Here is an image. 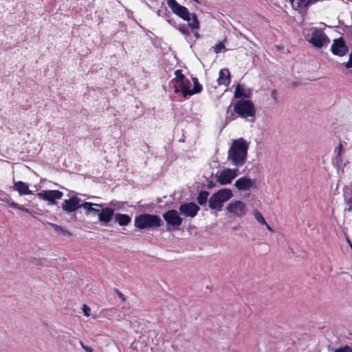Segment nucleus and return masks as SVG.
<instances>
[{"label":"nucleus","mask_w":352,"mask_h":352,"mask_svg":"<svg viewBox=\"0 0 352 352\" xmlns=\"http://www.w3.org/2000/svg\"><path fill=\"white\" fill-rule=\"evenodd\" d=\"M9 206L13 208L23 209V206L14 201L8 203Z\"/></svg>","instance_id":"obj_34"},{"label":"nucleus","mask_w":352,"mask_h":352,"mask_svg":"<svg viewBox=\"0 0 352 352\" xmlns=\"http://www.w3.org/2000/svg\"><path fill=\"white\" fill-rule=\"evenodd\" d=\"M166 2L173 14L184 21H188V25L192 29L195 36L199 38V33L197 31L194 32L195 30H197L199 28V21L197 14L190 13L186 7L179 4L176 0H166Z\"/></svg>","instance_id":"obj_2"},{"label":"nucleus","mask_w":352,"mask_h":352,"mask_svg":"<svg viewBox=\"0 0 352 352\" xmlns=\"http://www.w3.org/2000/svg\"><path fill=\"white\" fill-rule=\"evenodd\" d=\"M237 168H225L217 176V182L221 185L230 184L238 176Z\"/></svg>","instance_id":"obj_7"},{"label":"nucleus","mask_w":352,"mask_h":352,"mask_svg":"<svg viewBox=\"0 0 352 352\" xmlns=\"http://www.w3.org/2000/svg\"><path fill=\"white\" fill-rule=\"evenodd\" d=\"M193 1H195L197 3H201V2L199 0H193Z\"/></svg>","instance_id":"obj_46"},{"label":"nucleus","mask_w":352,"mask_h":352,"mask_svg":"<svg viewBox=\"0 0 352 352\" xmlns=\"http://www.w3.org/2000/svg\"><path fill=\"white\" fill-rule=\"evenodd\" d=\"M334 352H352V348L346 345L335 349Z\"/></svg>","instance_id":"obj_30"},{"label":"nucleus","mask_w":352,"mask_h":352,"mask_svg":"<svg viewBox=\"0 0 352 352\" xmlns=\"http://www.w3.org/2000/svg\"><path fill=\"white\" fill-rule=\"evenodd\" d=\"M214 186H215V183L213 182L212 181H210L207 184V187L208 189L213 188Z\"/></svg>","instance_id":"obj_39"},{"label":"nucleus","mask_w":352,"mask_h":352,"mask_svg":"<svg viewBox=\"0 0 352 352\" xmlns=\"http://www.w3.org/2000/svg\"><path fill=\"white\" fill-rule=\"evenodd\" d=\"M192 82L194 83V87L192 89H188L187 87L184 89V98H186L187 96H192L195 94H199L201 91L202 86L199 83L198 79L197 78H193Z\"/></svg>","instance_id":"obj_18"},{"label":"nucleus","mask_w":352,"mask_h":352,"mask_svg":"<svg viewBox=\"0 0 352 352\" xmlns=\"http://www.w3.org/2000/svg\"><path fill=\"white\" fill-rule=\"evenodd\" d=\"M13 189L17 191L21 195L32 194V190L29 189L28 184L21 181L14 184Z\"/></svg>","instance_id":"obj_17"},{"label":"nucleus","mask_w":352,"mask_h":352,"mask_svg":"<svg viewBox=\"0 0 352 352\" xmlns=\"http://www.w3.org/2000/svg\"><path fill=\"white\" fill-rule=\"evenodd\" d=\"M92 318H94V319H96V318H97V316H96V315H93V316H92Z\"/></svg>","instance_id":"obj_47"},{"label":"nucleus","mask_w":352,"mask_h":352,"mask_svg":"<svg viewBox=\"0 0 352 352\" xmlns=\"http://www.w3.org/2000/svg\"><path fill=\"white\" fill-rule=\"evenodd\" d=\"M177 30L182 33L184 35L188 36L190 35V31L189 30L185 27L184 25H180L177 28Z\"/></svg>","instance_id":"obj_31"},{"label":"nucleus","mask_w":352,"mask_h":352,"mask_svg":"<svg viewBox=\"0 0 352 352\" xmlns=\"http://www.w3.org/2000/svg\"><path fill=\"white\" fill-rule=\"evenodd\" d=\"M180 91V89L177 87H175L174 92L177 94Z\"/></svg>","instance_id":"obj_43"},{"label":"nucleus","mask_w":352,"mask_h":352,"mask_svg":"<svg viewBox=\"0 0 352 352\" xmlns=\"http://www.w3.org/2000/svg\"><path fill=\"white\" fill-rule=\"evenodd\" d=\"M199 210V206L193 202L182 204L179 208L181 214L190 218L195 217Z\"/></svg>","instance_id":"obj_11"},{"label":"nucleus","mask_w":352,"mask_h":352,"mask_svg":"<svg viewBox=\"0 0 352 352\" xmlns=\"http://www.w3.org/2000/svg\"><path fill=\"white\" fill-rule=\"evenodd\" d=\"M255 182L249 177H243L236 180L234 186L239 190H248L254 186Z\"/></svg>","instance_id":"obj_15"},{"label":"nucleus","mask_w":352,"mask_h":352,"mask_svg":"<svg viewBox=\"0 0 352 352\" xmlns=\"http://www.w3.org/2000/svg\"><path fill=\"white\" fill-rule=\"evenodd\" d=\"M80 346H82V349H83V346H86V345H85V344H83V342H81V341H80Z\"/></svg>","instance_id":"obj_45"},{"label":"nucleus","mask_w":352,"mask_h":352,"mask_svg":"<svg viewBox=\"0 0 352 352\" xmlns=\"http://www.w3.org/2000/svg\"><path fill=\"white\" fill-rule=\"evenodd\" d=\"M208 195V192L205 190L201 191L197 197V203L201 206L206 205L207 203Z\"/></svg>","instance_id":"obj_23"},{"label":"nucleus","mask_w":352,"mask_h":352,"mask_svg":"<svg viewBox=\"0 0 352 352\" xmlns=\"http://www.w3.org/2000/svg\"><path fill=\"white\" fill-rule=\"evenodd\" d=\"M320 0H289L293 6H296L298 8L305 9L310 5L314 4Z\"/></svg>","instance_id":"obj_20"},{"label":"nucleus","mask_w":352,"mask_h":352,"mask_svg":"<svg viewBox=\"0 0 352 352\" xmlns=\"http://www.w3.org/2000/svg\"><path fill=\"white\" fill-rule=\"evenodd\" d=\"M19 210H22V211H24V212H28V213H29V214H31V213H32V210H30V209H28V208H25V207H23V209H19Z\"/></svg>","instance_id":"obj_42"},{"label":"nucleus","mask_w":352,"mask_h":352,"mask_svg":"<svg viewBox=\"0 0 352 352\" xmlns=\"http://www.w3.org/2000/svg\"><path fill=\"white\" fill-rule=\"evenodd\" d=\"M252 90L247 87L244 85H238L236 87L235 91H234V98H248L252 95Z\"/></svg>","instance_id":"obj_16"},{"label":"nucleus","mask_w":352,"mask_h":352,"mask_svg":"<svg viewBox=\"0 0 352 352\" xmlns=\"http://www.w3.org/2000/svg\"><path fill=\"white\" fill-rule=\"evenodd\" d=\"M217 82L219 85L228 86L230 84V78L228 69H223L220 70Z\"/></svg>","instance_id":"obj_19"},{"label":"nucleus","mask_w":352,"mask_h":352,"mask_svg":"<svg viewBox=\"0 0 352 352\" xmlns=\"http://www.w3.org/2000/svg\"><path fill=\"white\" fill-rule=\"evenodd\" d=\"M85 352H93V349L89 346H83Z\"/></svg>","instance_id":"obj_40"},{"label":"nucleus","mask_w":352,"mask_h":352,"mask_svg":"<svg viewBox=\"0 0 352 352\" xmlns=\"http://www.w3.org/2000/svg\"><path fill=\"white\" fill-rule=\"evenodd\" d=\"M179 84H180V86H181V91H182L183 94H184V89L185 87H187L188 89H190V87L191 85V83H190V82L188 80H185L179 82Z\"/></svg>","instance_id":"obj_29"},{"label":"nucleus","mask_w":352,"mask_h":352,"mask_svg":"<svg viewBox=\"0 0 352 352\" xmlns=\"http://www.w3.org/2000/svg\"><path fill=\"white\" fill-rule=\"evenodd\" d=\"M114 209L110 207L101 208L98 213V220L102 226H107L114 217Z\"/></svg>","instance_id":"obj_13"},{"label":"nucleus","mask_w":352,"mask_h":352,"mask_svg":"<svg viewBox=\"0 0 352 352\" xmlns=\"http://www.w3.org/2000/svg\"><path fill=\"white\" fill-rule=\"evenodd\" d=\"M91 206L102 208V205L100 204H92L90 202H85L82 204H80V208H83L85 210H86V214H89L90 213V209Z\"/></svg>","instance_id":"obj_25"},{"label":"nucleus","mask_w":352,"mask_h":352,"mask_svg":"<svg viewBox=\"0 0 352 352\" xmlns=\"http://www.w3.org/2000/svg\"><path fill=\"white\" fill-rule=\"evenodd\" d=\"M100 210H101V208H94L93 206L91 207V209H90V213L93 212V213H99L100 212Z\"/></svg>","instance_id":"obj_37"},{"label":"nucleus","mask_w":352,"mask_h":352,"mask_svg":"<svg viewBox=\"0 0 352 352\" xmlns=\"http://www.w3.org/2000/svg\"><path fill=\"white\" fill-rule=\"evenodd\" d=\"M160 12H161V11H160V10H159V11H158V14H159V15H161V13H160Z\"/></svg>","instance_id":"obj_48"},{"label":"nucleus","mask_w":352,"mask_h":352,"mask_svg":"<svg viewBox=\"0 0 352 352\" xmlns=\"http://www.w3.org/2000/svg\"><path fill=\"white\" fill-rule=\"evenodd\" d=\"M232 192L230 189L223 188L214 193L209 199V207L210 209L221 211L223 204L232 197Z\"/></svg>","instance_id":"obj_4"},{"label":"nucleus","mask_w":352,"mask_h":352,"mask_svg":"<svg viewBox=\"0 0 352 352\" xmlns=\"http://www.w3.org/2000/svg\"><path fill=\"white\" fill-rule=\"evenodd\" d=\"M162 220L159 216L151 214H142L135 218L134 225L139 230L151 229L160 227Z\"/></svg>","instance_id":"obj_3"},{"label":"nucleus","mask_w":352,"mask_h":352,"mask_svg":"<svg viewBox=\"0 0 352 352\" xmlns=\"http://www.w3.org/2000/svg\"><path fill=\"white\" fill-rule=\"evenodd\" d=\"M175 78L174 79L177 83H179L184 80H185V76L182 74V71L181 69H177L175 72Z\"/></svg>","instance_id":"obj_26"},{"label":"nucleus","mask_w":352,"mask_h":352,"mask_svg":"<svg viewBox=\"0 0 352 352\" xmlns=\"http://www.w3.org/2000/svg\"><path fill=\"white\" fill-rule=\"evenodd\" d=\"M115 291H116V293L117 294V295L118 296V297L122 301H125L126 300V298H125L124 296L123 295V294L122 292H120L118 289H116Z\"/></svg>","instance_id":"obj_36"},{"label":"nucleus","mask_w":352,"mask_h":352,"mask_svg":"<svg viewBox=\"0 0 352 352\" xmlns=\"http://www.w3.org/2000/svg\"><path fill=\"white\" fill-rule=\"evenodd\" d=\"M345 66L347 69L352 68V50L349 55V61L346 63Z\"/></svg>","instance_id":"obj_35"},{"label":"nucleus","mask_w":352,"mask_h":352,"mask_svg":"<svg viewBox=\"0 0 352 352\" xmlns=\"http://www.w3.org/2000/svg\"><path fill=\"white\" fill-rule=\"evenodd\" d=\"M63 195V192L57 190H42L37 194L40 199L47 201L51 204H56V200L60 199Z\"/></svg>","instance_id":"obj_9"},{"label":"nucleus","mask_w":352,"mask_h":352,"mask_svg":"<svg viewBox=\"0 0 352 352\" xmlns=\"http://www.w3.org/2000/svg\"><path fill=\"white\" fill-rule=\"evenodd\" d=\"M131 347L132 352H148L149 350L147 344L140 340L133 342Z\"/></svg>","instance_id":"obj_21"},{"label":"nucleus","mask_w":352,"mask_h":352,"mask_svg":"<svg viewBox=\"0 0 352 352\" xmlns=\"http://www.w3.org/2000/svg\"><path fill=\"white\" fill-rule=\"evenodd\" d=\"M224 48V45L223 43H219L218 44H217L214 47V52L216 53V54H219L221 50L222 49Z\"/></svg>","instance_id":"obj_33"},{"label":"nucleus","mask_w":352,"mask_h":352,"mask_svg":"<svg viewBox=\"0 0 352 352\" xmlns=\"http://www.w3.org/2000/svg\"><path fill=\"white\" fill-rule=\"evenodd\" d=\"M62 208L68 213L76 211L80 208V199L77 197H72L69 199L64 200L62 203Z\"/></svg>","instance_id":"obj_14"},{"label":"nucleus","mask_w":352,"mask_h":352,"mask_svg":"<svg viewBox=\"0 0 352 352\" xmlns=\"http://www.w3.org/2000/svg\"><path fill=\"white\" fill-rule=\"evenodd\" d=\"M163 218L166 223L173 226H179L182 224L183 219L175 210H170L163 214Z\"/></svg>","instance_id":"obj_12"},{"label":"nucleus","mask_w":352,"mask_h":352,"mask_svg":"<svg viewBox=\"0 0 352 352\" xmlns=\"http://www.w3.org/2000/svg\"><path fill=\"white\" fill-rule=\"evenodd\" d=\"M250 142L241 138L234 140L228 152V160L236 167L243 166L247 162Z\"/></svg>","instance_id":"obj_1"},{"label":"nucleus","mask_w":352,"mask_h":352,"mask_svg":"<svg viewBox=\"0 0 352 352\" xmlns=\"http://www.w3.org/2000/svg\"><path fill=\"white\" fill-rule=\"evenodd\" d=\"M335 153H336V158L337 159L342 157V155L344 153L343 146H342V143H340L338 146L335 148Z\"/></svg>","instance_id":"obj_28"},{"label":"nucleus","mask_w":352,"mask_h":352,"mask_svg":"<svg viewBox=\"0 0 352 352\" xmlns=\"http://www.w3.org/2000/svg\"><path fill=\"white\" fill-rule=\"evenodd\" d=\"M309 42L315 47L320 49L324 46H327L329 43L330 40L323 31L316 28L313 31Z\"/></svg>","instance_id":"obj_6"},{"label":"nucleus","mask_w":352,"mask_h":352,"mask_svg":"<svg viewBox=\"0 0 352 352\" xmlns=\"http://www.w3.org/2000/svg\"><path fill=\"white\" fill-rule=\"evenodd\" d=\"M331 51L333 55L343 56L347 54L349 47L346 44L344 39L340 37L333 41Z\"/></svg>","instance_id":"obj_8"},{"label":"nucleus","mask_w":352,"mask_h":352,"mask_svg":"<svg viewBox=\"0 0 352 352\" xmlns=\"http://www.w3.org/2000/svg\"><path fill=\"white\" fill-rule=\"evenodd\" d=\"M49 225L53 228L56 232H60L65 236H70L71 233L65 228L60 226L53 223H48Z\"/></svg>","instance_id":"obj_24"},{"label":"nucleus","mask_w":352,"mask_h":352,"mask_svg":"<svg viewBox=\"0 0 352 352\" xmlns=\"http://www.w3.org/2000/svg\"><path fill=\"white\" fill-rule=\"evenodd\" d=\"M347 205L349 208L346 209L349 212L352 211V198H350L347 200Z\"/></svg>","instance_id":"obj_38"},{"label":"nucleus","mask_w":352,"mask_h":352,"mask_svg":"<svg viewBox=\"0 0 352 352\" xmlns=\"http://www.w3.org/2000/svg\"><path fill=\"white\" fill-rule=\"evenodd\" d=\"M114 219L120 226H127L131 221V218L129 215L120 213L116 214Z\"/></svg>","instance_id":"obj_22"},{"label":"nucleus","mask_w":352,"mask_h":352,"mask_svg":"<svg viewBox=\"0 0 352 352\" xmlns=\"http://www.w3.org/2000/svg\"><path fill=\"white\" fill-rule=\"evenodd\" d=\"M276 95H277V93H276V90H273L272 92H271V96L272 97V98L274 100H276Z\"/></svg>","instance_id":"obj_41"},{"label":"nucleus","mask_w":352,"mask_h":352,"mask_svg":"<svg viewBox=\"0 0 352 352\" xmlns=\"http://www.w3.org/2000/svg\"><path fill=\"white\" fill-rule=\"evenodd\" d=\"M254 218L261 224L263 225H267V222L265 220V219L263 217L261 213L258 211V210H255L254 212Z\"/></svg>","instance_id":"obj_27"},{"label":"nucleus","mask_w":352,"mask_h":352,"mask_svg":"<svg viewBox=\"0 0 352 352\" xmlns=\"http://www.w3.org/2000/svg\"><path fill=\"white\" fill-rule=\"evenodd\" d=\"M82 310L83 311V314L85 316L89 317L90 316V311L91 309L89 307H88L87 305L84 304L82 307Z\"/></svg>","instance_id":"obj_32"},{"label":"nucleus","mask_w":352,"mask_h":352,"mask_svg":"<svg viewBox=\"0 0 352 352\" xmlns=\"http://www.w3.org/2000/svg\"><path fill=\"white\" fill-rule=\"evenodd\" d=\"M234 112L240 117L247 119L254 118L256 115V109L252 101L250 100H239L234 104Z\"/></svg>","instance_id":"obj_5"},{"label":"nucleus","mask_w":352,"mask_h":352,"mask_svg":"<svg viewBox=\"0 0 352 352\" xmlns=\"http://www.w3.org/2000/svg\"><path fill=\"white\" fill-rule=\"evenodd\" d=\"M265 226L268 230L272 232L271 227L267 223V225H265Z\"/></svg>","instance_id":"obj_44"},{"label":"nucleus","mask_w":352,"mask_h":352,"mask_svg":"<svg viewBox=\"0 0 352 352\" xmlns=\"http://www.w3.org/2000/svg\"><path fill=\"white\" fill-rule=\"evenodd\" d=\"M226 210L236 217H243L246 213L245 205L241 201H231L227 206Z\"/></svg>","instance_id":"obj_10"}]
</instances>
